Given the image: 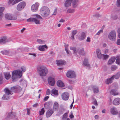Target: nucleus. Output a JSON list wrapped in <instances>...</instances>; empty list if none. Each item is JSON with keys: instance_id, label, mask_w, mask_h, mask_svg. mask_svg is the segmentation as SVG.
Returning a JSON list of instances; mask_svg holds the SVG:
<instances>
[{"instance_id": "nucleus-1", "label": "nucleus", "mask_w": 120, "mask_h": 120, "mask_svg": "<svg viewBox=\"0 0 120 120\" xmlns=\"http://www.w3.org/2000/svg\"><path fill=\"white\" fill-rule=\"evenodd\" d=\"M37 71L40 76H45L48 72L47 68L44 66H39L37 68Z\"/></svg>"}, {"instance_id": "nucleus-2", "label": "nucleus", "mask_w": 120, "mask_h": 120, "mask_svg": "<svg viewBox=\"0 0 120 120\" xmlns=\"http://www.w3.org/2000/svg\"><path fill=\"white\" fill-rule=\"evenodd\" d=\"M22 71L17 70L13 71L12 72L11 78L13 81L15 82L17 80L18 78H20L22 76Z\"/></svg>"}, {"instance_id": "nucleus-3", "label": "nucleus", "mask_w": 120, "mask_h": 120, "mask_svg": "<svg viewBox=\"0 0 120 120\" xmlns=\"http://www.w3.org/2000/svg\"><path fill=\"white\" fill-rule=\"evenodd\" d=\"M40 11L42 16L44 17H48L50 14V10L46 7L43 6L42 7Z\"/></svg>"}, {"instance_id": "nucleus-4", "label": "nucleus", "mask_w": 120, "mask_h": 120, "mask_svg": "<svg viewBox=\"0 0 120 120\" xmlns=\"http://www.w3.org/2000/svg\"><path fill=\"white\" fill-rule=\"evenodd\" d=\"M108 37L109 39L111 41H114L116 37L115 31L114 30H112L109 34Z\"/></svg>"}, {"instance_id": "nucleus-5", "label": "nucleus", "mask_w": 120, "mask_h": 120, "mask_svg": "<svg viewBox=\"0 0 120 120\" xmlns=\"http://www.w3.org/2000/svg\"><path fill=\"white\" fill-rule=\"evenodd\" d=\"M5 18L7 19L11 20H15L16 19L17 16L16 15H14L10 13H7L5 15Z\"/></svg>"}, {"instance_id": "nucleus-6", "label": "nucleus", "mask_w": 120, "mask_h": 120, "mask_svg": "<svg viewBox=\"0 0 120 120\" xmlns=\"http://www.w3.org/2000/svg\"><path fill=\"white\" fill-rule=\"evenodd\" d=\"M66 76L68 78H72L75 77L76 75L74 71L71 70L68 71L67 72Z\"/></svg>"}, {"instance_id": "nucleus-7", "label": "nucleus", "mask_w": 120, "mask_h": 120, "mask_svg": "<svg viewBox=\"0 0 120 120\" xmlns=\"http://www.w3.org/2000/svg\"><path fill=\"white\" fill-rule=\"evenodd\" d=\"M21 90V87L19 86H16L12 87L11 89V91L15 92H19Z\"/></svg>"}, {"instance_id": "nucleus-8", "label": "nucleus", "mask_w": 120, "mask_h": 120, "mask_svg": "<svg viewBox=\"0 0 120 120\" xmlns=\"http://www.w3.org/2000/svg\"><path fill=\"white\" fill-rule=\"evenodd\" d=\"M26 3L25 2L23 1L19 3L17 5L16 9L18 11H21L26 6Z\"/></svg>"}, {"instance_id": "nucleus-9", "label": "nucleus", "mask_w": 120, "mask_h": 120, "mask_svg": "<svg viewBox=\"0 0 120 120\" xmlns=\"http://www.w3.org/2000/svg\"><path fill=\"white\" fill-rule=\"evenodd\" d=\"M39 5V4L37 2H36L31 7L32 11L34 12L37 11L38 9V7Z\"/></svg>"}, {"instance_id": "nucleus-10", "label": "nucleus", "mask_w": 120, "mask_h": 120, "mask_svg": "<svg viewBox=\"0 0 120 120\" xmlns=\"http://www.w3.org/2000/svg\"><path fill=\"white\" fill-rule=\"evenodd\" d=\"M49 84L51 86H54L55 83V81L54 78L52 77H49L48 79Z\"/></svg>"}, {"instance_id": "nucleus-11", "label": "nucleus", "mask_w": 120, "mask_h": 120, "mask_svg": "<svg viewBox=\"0 0 120 120\" xmlns=\"http://www.w3.org/2000/svg\"><path fill=\"white\" fill-rule=\"evenodd\" d=\"M7 116L5 119L7 120H9L11 118H13L15 117V113L13 112H10L7 113Z\"/></svg>"}, {"instance_id": "nucleus-12", "label": "nucleus", "mask_w": 120, "mask_h": 120, "mask_svg": "<svg viewBox=\"0 0 120 120\" xmlns=\"http://www.w3.org/2000/svg\"><path fill=\"white\" fill-rule=\"evenodd\" d=\"M27 21L28 22H34L36 24H39L40 23V22L39 20L36 18H30L27 19Z\"/></svg>"}, {"instance_id": "nucleus-13", "label": "nucleus", "mask_w": 120, "mask_h": 120, "mask_svg": "<svg viewBox=\"0 0 120 120\" xmlns=\"http://www.w3.org/2000/svg\"><path fill=\"white\" fill-rule=\"evenodd\" d=\"M69 94L68 92H65L62 94V98L64 100H67L69 98Z\"/></svg>"}, {"instance_id": "nucleus-14", "label": "nucleus", "mask_w": 120, "mask_h": 120, "mask_svg": "<svg viewBox=\"0 0 120 120\" xmlns=\"http://www.w3.org/2000/svg\"><path fill=\"white\" fill-rule=\"evenodd\" d=\"M110 112L112 114L114 115L117 114L118 113L116 108L115 107H113L111 108Z\"/></svg>"}, {"instance_id": "nucleus-15", "label": "nucleus", "mask_w": 120, "mask_h": 120, "mask_svg": "<svg viewBox=\"0 0 120 120\" xmlns=\"http://www.w3.org/2000/svg\"><path fill=\"white\" fill-rule=\"evenodd\" d=\"M10 41V40L9 39H7V37L6 36H4L2 37L0 39V43L2 42L3 43H5L9 41Z\"/></svg>"}, {"instance_id": "nucleus-16", "label": "nucleus", "mask_w": 120, "mask_h": 120, "mask_svg": "<svg viewBox=\"0 0 120 120\" xmlns=\"http://www.w3.org/2000/svg\"><path fill=\"white\" fill-rule=\"evenodd\" d=\"M54 111L52 109H50L48 110L46 112V116L48 118L53 113Z\"/></svg>"}, {"instance_id": "nucleus-17", "label": "nucleus", "mask_w": 120, "mask_h": 120, "mask_svg": "<svg viewBox=\"0 0 120 120\" xmlns=\"http://www.w3.org/2000/svg\"><path fill=\"white\" fill-rule=\"evenodd\" d=\"M116 58L115 56H113L111 57L108 61V65H111L114 62Z\"/></svg>"}, {"instance_id": "nucleus-18", "label": "nucleus", "mask_w": 120, "mask_h": 120, "mask_svg": "<svg viewBox=\"0 0 120 120\" xmlns=\"http://www.w3.org/2000/svg\"><path fill=\"white\" fill-rule=\"evenodd\" d=\"M96 52L98 57L99 59H101L103 56V54H101V50L99 49H97L96 50Z\"/></svg>"}, {"instance_id": "nucleus-19", "label": "nucleus", "mask_w": 120, "mask_h": 120, "mask_svg": "<svg viewBox=\"0 0 120 120\" xmlns=\"http://www.w3.org/2000/svg\"><path fill=\"white\" fill-rule=\"evenodd\" d=\"M73 0H67L65 2V6L66 7H69L71 6Z\"/></svg>"}, {"instance_id": "nucleus-20", "label": "nucleus", "mask_w": 120, "mask_h": 120, "mask_svg": "<svg viewBox=\"0 0 120 120\" xmlns=\"http://www.w3.org/2000/svg\"><path fill=\"white\" fill-rule=\"evenodd\" d=\"M51 95L55 97L57 96L58 95V90L56 89H53L51 91Z\"/></svg>"}, {"instance_id": "nucleus-21", "label": "nucleus", "mask_w": 120, "mask_h": 120, "mask_svg": "<svg viewBox=\"0 0 120 120\" xmlns=\"http://www.w3.org/2000/svg\"><path fill=\"white\" fill-rule=\"evenodd\" d=\"M77 31L76 30H72L71 33V36L70 38L72 40H74V36L77 34Z\"/></svg>"}, {"instance_id": "nucleus-22", "label": "nucleus", "mask_w": 120, "mask_h": 120, "mask_svg": "<svg viewBox=\"0 0 120 120\" xmlns=\"http://www.w3.org/2000/svg\"><path fill=\"white\" fill-rule=\"evenodd\" d=\"M120 103V99L119 98H115L113 101V104L115 105H117Z\"/></svg>"}, {"instance_id": "nucleus-23", "label": "nucleus", "mask_w": 120, "mask_h": 120, "mask_svg": "<svg viewBox=\"0 0 120 120\" xmlns=\"http://www.w3.org/2000/svg\"><path fill=\"white\" fill-rule=\"evenodd\" d=\"M72 5L74 8L76 7L78 4V0H73Z\"/></svg>"}, {"instance_id": "nucleus-24", "label": "nucleus", "mask_w": 120, "mask_h": 120, "mask_svg": "<svg viewBox=\"0 0 120 120\" xmlns=\"http://www.w3.org/2000/svg\"><path fill=\"white\" fill-rule=\"evenodd\" d=\"M56 63L58 65L60 66L64 64L65 62L63 60H56Z\"/></svg>"}, {"instance_id": "nucleus-25", "label": "nucleus", "mask_w": 120, "mask_h": 120, "mask_svg": "<svg viewBox=\"0 0 120 120\" xmlns=\"http://www.w3.org/2000/svg\"><path fill=\"white\" fill-rule=\"evenodd\" d=\"M114 79L113 77L112 76L110 78L107 79L106 81L105 82L107 84H109L112 83L113 82Z\"/></svg>"}, {"instance_id": "nucleus-26", "label": "nucleus", "mask_w": 120, "mask_h": 120, "mask_svg": "<svg viewBox=\"0 0 120 120\" xmlns=\"http://www.w3.org/2000/svg\"><path fill=\"white\" fill-rule=\"evenodd\" d=\"M47 48V46L46 45L39 46L38 49L39 50L41 51H43L45 50V49Z\"/></svg>"}, {"instance_id": "nucleus-27", "label": "nucleus", "mask_w": 120, "mask_h": 120, "mask_svg": "<svg viewBox=\"0 0 120 120\" xmlns=\"http://www.w3.org/2000/svg\"><path fill=\"white\" fill-rule=\"evenodd\" d=\"M77 52L80 55H84L85 52L83 48L82 49H79L77 50Z\"/></svg>"}, {"instance_id": "nucleus-28", "label": "nucleus", "mask_w": 120, "mask_h": 120, "mask_svg": "<svg viewBox=\"0 0 120 120\" xmlns=\"http://www.w3.org/2000/svg\"><path fill=\"white\" fill-rule=\"evenodd\" d=\"M92 88L94 92V93H97L99 92V89L97 86H92Z\"/></svg>"}, {"instance_id": "nucleus-29", "label": "nucleus", "mask_w": 120, "mask_h": 120, "mask_svg": "<svg viewBox=\"0 0 120 120\" xmlns=\"http://www.w3.org/2000/svg\"><path fill=\"white\" fill-rule=\"evenodd\" d=\"M57 86L59 87H62L64 86V85L62 82L61 80L57 81Z\"/></svg>"}, {"instance_id": "nucleus-30", "label": "nucleus", "mask_w": 120, "mask_h": 120, "mask_svg": "<svg viewBox=\"0 0 120 120\" xmlns=\"http://www.w3.org/2000/svg\"><path fill=\"white\" fill-rule=\"evenodd\" d=\"M110 94L114 95H117L118 94V93L116 91V89H112L110 91Z\"/></svg>"}, {"instance_id": "nucleus-31", "label": "nucleus", "mask_w": 120, "mask_h": 120, "mask_svg": "<svg viewBox=\"0 0 120 120\" xmlns=\"http://www.w3.org/2000/svg\"><path fill=\"white\" fill-rule=\"evenodd\" d=\"M83 64L85 66L89 67H90V65L89 64L88 61V60L86 59H85L83 62Z\"/></svg>"}, {"instance_id": "nucleus-32", "label": "nucleus", "mask_w": 120, "mask_h": 120, "mask_svg": "<svg viewBox=\"0 0 120 120\" xmlns=\"http://www.w3.org/2000/svg\"><path fill=\"white\" fill-rule=\"evenodd\" d=\"M70 49L73 50L74 54L76 55H77V51L76 48L72 47H70Z\"/></svg>"}, {"instance_id": "nucleus-33", "label": "nucleus", "mask_w": 120, "mask_h": 120, "mask_svg": "<svg viewBox=\"0 0 120 120\" xmlns=\"http://www.w3.org/2000/svg\"><path fill=\"white\" fill-rule=\"evenodd\" d=\"M5 78L7 79H9L10 78L11 75L9 73H6L4 74Z\"/></svg>"}, {"instance_id": "nucleus-34", "label": "nucleus", "mask_w": 120, "mask_h": 120, "mask_svg": "<svg viewBox=\"0 0 120 120\" xmlns=\"http://www.w3.org/2000/svg\"><path fill=\"white\" fill-rule=\"evenodd\" d=\"M53 109L56 111H57L58 110V103L56 102H55L54 104Z\"/></svg>"}, {"instance_id": "nucleus-35", "label": "nucleus", "mask_w": 120, "mask_h": 120, "mask_svg": "<svg viewBox=\"0 0 120 120\" xmlns=\"http://www.w3.org/2000/svg\"><path fill=\"white\" fill-rule=\"evenodd\" d=\"M85 33L84 32H82V34L81 36L79 37V39L80 40H83L85 39Z\"/></svg>"}, {"instance_id": "nucleus-36", "label": "nucleus", "mask_w": 120, "mask_h": 120, "mask_svg": "<svg viewBox=\"0 0 120 120\" xmlns=\"http://www.w3.org/2000/svg\"><path fill=\"white\" fill-rule=\"evenodd\" d=\"M9 95L6 94H4L2 98V99L3 100L8 99L9 98Z\"/></svg>"}, {"instance_id": "nucleus-37", "label": "nucleus", "mask_w": 120, "mask_h": 120, "mask_svg": "<svg viewBox=\"0 0 120 120\" xmlns=\"http://www.w3.org/2000/svg\"><path fill=\"white\" fill-rule=\"evenodd\" d=\"M120 76V73L119 72L117 73L116 75H113V78L114 79L115 78L116 79H118L119 78Z\"/></svg>"}, {"instance_id": "nucleus-38", "label": "nucleus", "mask_w": 120, "mask_h": 120, "mask_svg": "<svg viewBox=\"0 0 120 120\" xmlns=\"http://www.w3.org/2000/svg\"><path fill=\"white\" fill-rule=\"evenodd\" d=\"M5 94L9 95L11 94V91L8 88H6L4 89Z\"/></svg>"}, {"instance_id": "nucleus-39", "label": "nucleus", "mask_w": 120, "mask_h": 120, "mask_svg": "<svg viewBox=\"0 0 120 120\" xmlns=\"http://www.w3.org/2000/svg\"><path fill=\"white\" fill-rule=\"evenodd\" d=\"M1 52L3 54L8 55L10 53V51L8 50H6L1 51Z\"/></svg>"}, {"instance_id": "nucleus-40", "label": "nucleus", "mask_w": 120, "mask_h": 120, "mask_svg": "<svg viewBox=\"0 0 120 120\" xmlns=\"http://www.w3.org/2000/svg\"><path fill=\"white\" fill-rule=\"evenodd\" d=\"M68 116V113L67 112L65 113L63 115V117L62 118V120H65L67 118Z\"/></svg>"}, {"instance_id": "nucleus-41", "label": "nucleus", "mask_w": 120, "mask_h": 120, "mask_svg": "<svg viewBox=\"0 0 120 120\" xmlns=\"http://www.w3.org/2000/svg\"><path fill=\"white\" fill-rule=\"evenodd\" d=\"M75 11V10L74 9H69L67 11V12L71 13H74Z\"/></svg>"}, {"instance_id": "nucleus-42", "label": "nucleus", "mask_w": 120, "mask_h": 120, "mask_svg": "<svg viewBox=\"0 0 120 120\" xmlns=\"http://www.w3.org/2000/svg\"><path fill=\"white\" fill-rule=\"evenodd\" d=\"M117 68V67L114 65H112L111 66V69L112 71L115 70Z\"/></svg>"}, {"instance_id": "nucleus-43", "label": "nucleus", "mask_w": 120, "mask_h": 120, "mask_svg": "<svg viewBox=\"0 0 120 120\" xmlns=\"http://www.w3.org/2000/svg\"><path fill=\"white\" fill-rule=\"evenodd\" d=\"M45 111L44 110V108H43L41 109V111L40 112V115H42L44 114Z\"/></svg>"}, {"instance_id": "nucleus-44", "label": "nucleus", "mask_w": 120, "mask_h": 120, "mask_svg": "<svg viewBox=\"0 0 120 120\" xmlns=\"http://www.w3.org/2000/svg\"><path fill=\"white\" fill-rule=\"evenodd\" d=\"M103 57L104 59L106 60L108 59L109 57V56L108 55L103 54Z\"/></svg>"}, {"instance_id": "nucleus-45", "label": "nucleus", "mask_w": 120, "mask_h": 120, "mask_svg": "<svg viewBox=\"0 0 120 120\" xmlns=\"http://www.w3.org/2000/svg\"><path fill=\"white\" fill-rule=\"evenodd\" d=\"M37 41L39 44H42L44 43V41L40 39H38L37 40Z\"/></svg>"}, {"instance_id": "nucleus-46", "label": "nucleus", "mask_w": 120, "mask_h": 120, "mask_svg": "<svg viewBox=\"0 0 120 120\" xmlns=\"http://www.w3.org/2000/svg\"><path fill=\"white\" fill-rule=\"evenodd\" d=\"M4 9L5 8L4 7H0V13H3Z\"/></svg>"}, {"instance_id": "nucleus-47", "label": "nucleus", "mask_w": 120, "mask_h": 120, "mask_svg": "<svg viewBox=\"0 0 120 120\" xmlns=\"http://www.w3.org/2000/svg\"><path fill=\"white\" fill-rule=\"evenodd\" d=\"M2 77L1 75H0V84H1L3 83Z\"/></svg>"}, {"instance_id": "nucleus-48", "label": "nucleus", "mask_w": 120, "mask_h": 120, "mask_svg": "<svg viewBox=\"0 0 120 120\" xmlns=\"http://www.w3.org/2000/svg\"><path fill=\"white\" fill-rule=\"evenodd\" d=\"M35 15L36 16L37 18L38 19H42V17L39 15L37 14Z\"/></svg>"}, {"instance_id": "nucleus-49", "label": "nucleus", "mask_w": 120, "mask_h": 120, "mask_svg": "<svg viewBox=\"0 0 120 120\" xmlns=\"http://www.w3.org/2000/svg\"><path fill=\"white\" fill-rule=\"evenodd\" d=\"M117 5L118 7H120V0H117Z\"/></svg>"}, {"instance_id": "nucleus-50", "label": "nucleus", "mask_w": 120, "mask_h": 120, "mask_svg": "<svg viewBox=\"0 0 120 120\" xmlns=\"http://www.w3.org/2000/svg\"><path fill=\"white\" fill-rule=\"evenodd\" d=\"M50 91L49 89H47L46 91V95H49L50 94Z\"/></svg>"}, {"instance_id": "nucleus-51", "label": "nucleus", "mask_w": 120, "mask_h": 120, "mask_svg": "<svg viewBox=\"0 0 120 120\" xmlns=\"http://www.w3.org/2000/svg\"><path fill=\"white\" fill-rule=\"evenodd\" d=\"M93 104L96 106H97L98 105L97 101L96 99L94 100L93 102Z\"/></svg>"}, {"instance_id": "nucleus-52", "label": "nucleus", "mask_w": 120, "mask_h": 120, "mask_svg": "<svg viewBox=\"0 0 120 120\" xmlns=\"http://www.w3.org/2000/svg\"><path fill=\"white\" fill-rule=\"evenodd\" d=\"M21 69L22 70V71L23 72H25L26 70L25 68L23 66L22 67H21Z\"/></svg>"}, {"instance_id": "nucleus-53", "label": "nucleus", "mask_w": 120, "mask_h": 120, "mask_svg": "<svg viewBox=\"0 0 120 120\" xmlns=\"http://www.w3.org/2000/svg\"><path fill=\"white\" fill-rule=\"evenodd\" d=\"M117 31L118 33L119 34L118 36L119 38H120V28L118 29Z\"/></svg>"}, {"instance_id": "nucleus-54", "label": "nucleus", "mask_w": 120, "mask_h": 120, "mask_svg": "<svg viewBox=\"0 0 120 120\" xmlns=\"http://www.w3.org/2000/svg\"><path fill=\"white\" fill-rule=\"evenodd\" d=\"M14 1L13 0H9L8 2V4L9 5H10V4H12V2Z\"/></svg>"}, {"instance_id": "nucleus-55", "label": "nucleus", "mask_w": 120, "mask_h": 120, "mask_svg": "<svg viewBox=\"0 0 120 120\" xmlns=\"http://www.w3.org/2000/svg\"><path fill=\"white\" fill-rule=\"evenodd\" d=\"M103 32V30H101L99 31L96 34L97 35H99L100 34L101 32L102 33Z\"/></svg>"}, {"instance_id": "nucleus-56", "label": "nucleus", "mask_w": 120, "mask_h": 120, "mask_svg": "<svg viewBox=\"0 0 120 120\" xmlns=\"http://www.w3.org/2000/svg\"><path fill=\"white\" fill-rule=\"evenodd\" d=\"M57 9L56 8L55 9L54 11V12L53 13L52 15H56L57 12Z\"/></svg>"}, {"instance_id": "nucleus-57", "label": "nucleus", "mask_w": 120, "mask_h": 120, "mask_svg": "<svg viewBox=\"0 0 120 120\" xmlns=\"http://www.w3.org/2000/svg\"><path fill=\"white\" fill-rule=\"evenodd\" d=\"M29 54L33 56L34 57H36V55L35 53H29Z\"/></svg>"}, {"instance_id": "nucleus-58", "label": "nucleus", "mask_w": 120, "mask_h": 120, "mask_svg": "<svg viewBox=\"0 0 120 120\" xmlns=\"http://www.w3.org/2000/svg\"><path fill=\"white\" fill-rule=\"evenodd\" d=\"M69 117L71 119H72L74 117V116L73 115V114L72 112L71 113V114L70 115Z\"/></svg>"}, {"instance_id": "nucleus-59", "label": "nucleus", "mask_w": 120, "mask_h": 120, "mask_svg": "<svg viewBox=\"0 0 120 120\" xmlns=\"http://www.w3.org/2000/svg\"><path fill=\"white\" fill-rule=\"evenodd\" d=\"M116 64H117L119 65H120V60H116Z\"/></svg>"}, {"instance_id": "nucleus-60", "label": "nucleus", "mask_w": 120, "mask_h": 120, "mask_svg": "<svg viewBox=\"0 0 120 120\" xmlns=\"http://www.w3.org/2000/svg\"><path fill=\"white\" fill-rule=\"evenodd\" d=\"M30 109H27V114L28 115H29L30 114Z\"/></svg>"}, {"instance_id": "nucleus-61", "label": "nucleus", "mask_w": 120, "mask_h": 120, "mask_svg": "<svg viewBox=\"0 0 120 120\" xmlns=\"http://www.w3.org/2000/svg\"><path fill=\"white\" fill-rule=\"evenodd\" d=\"M94 16L97 17H99L101 16V15L98 13L96 14Z\"/></svg>"}, {"instance_id": "nucleus-62", "label": "nucleus", "mask_w": 120, "mask_h": 120, "mask_svg": "<svg viewBox=\"0 0 120 120\" xmlns=\"http://www.w3.org/2000/svg\"><path fill=\"white\" fill-rule=\"evenodd\" d=\"M65 50L66 52L68 54L70 55V51H69L68 49H66L65 48Z\"/></svg>"}, {"instance_id": "nucleus-63", "label": "nucleus", "mask_w": 120, "mask_h": 120, "mask_svg": "<svg viewBox=\"0 0 120 120\" xmlns=\"http://www.w3.org/2000/svg\"><path fill=\"white\" fill-rule=\"evenodd\" d=\"M116 44L118 45H120V39H118L116 42Z\"/></svg>"}, {"instance_id": "nucleus-64", "label": "nucleus", "mask_w": 120, "mask_h": 120, "mask_svg": "<svg viewBox=\"0 0 120 120\" xmlns=\"http://www.w3.org/2000/svg\"><path fill=\"white\" fill-rule=\"evenodd\" d=\"M49 98V97L48 96H46L44 98V100L45 101H46L48 100V99Z\"/></svg>"}]
</instances>
